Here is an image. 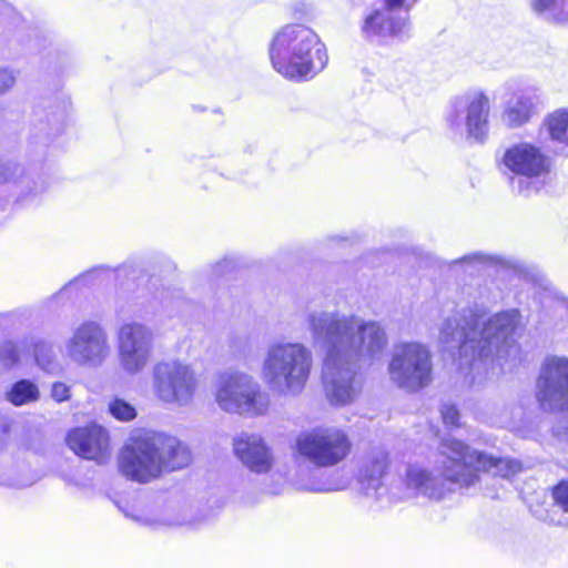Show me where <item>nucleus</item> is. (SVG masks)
<instances>
[{"instance_id":"obj_12","label":"nucleus","mask_w":568,"mask_h":568,"mask_svg":"<svg viewBox=\"0 0 568 568\" xmlns=\"http://www.w3.org/2000/svg\"><path fill=\"white\" fill-rule=\"evenodd\" d=\"M351 442L347 435L337 428H317L298 436L297 453L320 467H331L349 454Z\"/></svg>"},{"instance_id":"obj_22","label":"nucleus","mask_w":568,"mask_h":568,"mask_svg":"<svg viewBox=\"0 0 568 568\" xmlns=\"http://www.w3.org/2000/svg\"><path fill=\"white\" fill-rule=\"evenodd\" d=\"M152 393L154 397L164 403L173 404L178 400V357L175 354L158 358L151 369Z\"/></svg>"},{"instance_id":"obj_4","label":"nucleus","mask_w":568,"mask_h":568,"mask_svg":"<svg viewBox=\"0 0 568 568\" xmlns=\"http://www.w3.org/2000/svg\"><path fill=\"white\" fill-rule=\"evenodd\" d=\"M176 448L174 437L143 432L123 447L119 456V468L131 480L149 483L176 468Z\"/></svg>"},{"instance_id":"obj_36","label":"nucleus","mask_w":568,"mask_h":568,"mask_svg":"<svg viewBox=\"0 0 568 568\" xmlns=\"http://www.w3.org/2000/svg\"><path fill=\"white\" fill-rule=\"evenodd\" d=\"M440 412L446 425L456 426L458 424L459 412L454 405L445 404L442 406Z\"/></svg>"},{"instance_id":"obj_20","label":"nucleus","mask_w":568,"mask_h":568,"mask_svg":"<svg viewBox=\"0 0 568 568\" xmlns=\"http://www.w3.org/2000/svg\"><path fill=\"white\" fill-rule=\"evenodd\" d=\"M69 447L80 457L102 464L109 458V436L99 425L75 428L67 438Z\"/></svg>"},{"instance_id":"obj_24","label":"nucleus","mask_w":568,"mask_h":568,"mask_svg":"<svg viewBox=\"0 0 568 568\" xmlns=\"http://www.w3.org/2000/svg\"><path fill=\"white\" fill-rule=\"evenodd\" d=\"M531 10L552 23H568V0H529Z\"/></svg>"},{"instance_id":"obj_17","label":"nucleus","mask_w":568,"mask_h":568,"mask_svg":"<svg viewBox=\"0 0 568 568\" xmlns=\"http://www.w3.org/2000/svg\"><path fill=\"white\" fill-rule=\"evenodd\" d=\"M541 103L540 91L535 87L521 88L503 99L501 123L508 129H519L537 115Z\"/></svg>"},{"instance_id":"obj_21","label":"nucleus","mask_w":568,"mask_h":568,"mask_svg":"<svg viewBox=\"0 0 568 568\" xmlns=\"http://www.w3.org/2000/svg\"><path fill=\"white\" fill-rule=\"evenodd\" d=\"M0 185L17 193L20 197H30L44 192L48 187L47 178L37 172H26L13 161H0Z\"/></svg>"},{"instance_id":"obj_34","label":"nucleus","mask_w":568,"mask_h":568,"mask_svg":"<svg viewBox=\"0 0 568 568\" xmlns=\"http://www.w3.org/2000/svg\"><path fill=\"white\" fill-rule=\"evenodd\" d=\"M420 0H381L384 6L390 11H395L397 14H403L409 17L410 10L419 2Z\"/></svg>"},{"instance_id":"obj_40","label":"nucleus","mask_w":568,"mask_h":568,"mask_svg":"<svg viewBox=\"0 0 568 568\" xmlns=\"http://www.w3.org/2000/svg\"><path fill=\"white\" fill-rule=\"evenodd\" d=\"M116 272L118 276L135 272V265L133 263H124L123 265L116 268Z\"/></svg>"},{"instance_id":"obj_7","label":"nucleus","mask_w":568,"mask_h":568,"mask_svg":"<svg viewBox=\"0 0 568 568\" xmlns=\"http://www.w3.org/2000/svg\"><path fill=\"white\" fill-rule=\"evenodd\" d=\"M514 193L529 197L539 193L549 181L551 158L530 142H518L505 150L499 164Z\"/></svg>"},{"instance_id":"obj_10","label":"nucleus","mask_w":568,"mask_h":568,"mask_svg":"<svg viewBox=\"0 0 568 568\" xmlns=\"http://www.w3.org/2000/svg\"><path fill=\"white\" fill-rule=\"evenodd\" d=\"M387 372L395 386L408 393H416L433 381L432 353L422 343H398L393 347Z\"/></svg>"},{"instance_id":"obj_35","label":"nucleus","mask_w":568,"mask_h":568,"mask_svg":"<svg viewBox=\"0 0 568 568\" xmlns=\"http://www.w3.org/2000/svg\"><path fill=\"white\" fill-rule=\"evenodd\" d=\"M555 504L568 513V480L560 481L552 490Z\"/></svg>"},{"instance_id":"obj_37","label":"nucleus","mask_w":568,"mask_h":568,"mask_svg":"<svg viewBox=\"0 0 568 568\" xmlns=\"http://www.w3.org/2000/svg\"><path fill=\"white\" fill-rule=\"evenodd\" d=\"M236 267V261L233 257H224L213 265V273L222 276Z\"/></svg>"},{"instance_id":"obj_3","label":"nucleus","mask_w":568,"mask_h":568,"mask_svg":"<svg viewBox=\"0 0 568 568\" xmlns=\"http://www.w3.org/2000/svg\"><path fill=\"white\" fill-rule=\"evenodd\" d=\"M268 52L274 70L295 81L313 78L328 60L318 36L301 23L282 27L274 34Z\"/></svg>"},{"instance_id":"obj_25","label":"nucleus","mask_w":568,"mask_h":568,"mask_svg":"<svg viewBox=\"0 0 568 568\" xmlns=\"http://www.w3.org/2000/svg\"><path fill=\"white\" fill-rule=\"evenodd\" d=\"M38 386L29 379L16 382L6 393V399L14 406H22L39 399Z\"/></svg>"},{"instance_id":"obj_23","label":"nucleus","mask_w":568,"mask_h":568,"mask_svg":"<svg viewBox=\"0 0 568 568\" xmlns=\"http://www.w3.org/2000/svg\"><path fill=\"white\" fill-rule=\"evenodd\" d=\"M558 151L568 156V108H559L547 114L540 126Z\"/></svg>"},{"instance_id":"obj_30","label":"nucleus","mask_w":568,"mask_h":568,"mask_svg":"<svg viewBox=\"0 0 568 568\" xmlns=\"http://www.w3.org/2000/svg\"><path fill=\"white\" fill-rule=\"evenodd\" d=\"M110 414L119 420L129 422L135 418V408L124 399L114 398L109 403Z\"/></svg>"},{"instance_id":"obj_13","label":"nucleus","mask_w":568,"mask_h":568,"mask_svg":"<svg viewBox=\"0 0 568 568\" xmlns=\"http://www.w3.org/2000/svg\"><path fill=\"white\" fill-rule=\"evenodd\" d=\"M65 349L73 363L99 367L110 355L108 333L100 323L85 321L73 329Z\"/></svg>"},{"instance_id":"obj_39","label":"nucleus","mask_w":568,"mask_h":568,"mask_svg":"<svg viewBox=\"0 0 568 568\" xmlns=\"http://www.w3.org/2000/svg\"><path fill=\"white\" fill-rule=\"evenodd\" d=\"M193 460L191 450L180 443V469L189 466Z\"/></svg>"},{"instance_id":"obj_41","label":"nucleus","mask_w":568,"mask_h":568,"mask_svg":"<svg viewBox=\"0 0 568 568\" xmlns=\"http://www.w3.org/2000/svg\"><path fill=\"white\" fill-rule=\"evenodd\" d=\"M280 491H281V490H280V489H277V488H274V489H273V488H271V489H270V493H271V494H274V495L280 494Z\"/></svg>"},{"instance_id":"obj_38","label":"nucleus","mask_w":568,"mask_h":568,"mask_svg":"<svg viewBox=\"0 0 568 568\" xmlns=\"http://www.w3.org/2000/svg\"><path fill=\"white\" fill-rule=\"evenodd\" d=\"M69 392H70L69 387L65 384H63V383H54L52 385L51 396L57 402H63V400L69 398V396H70Z\"/></svg>"},{"instance_id":"obj_32","label":"nucleus","mask_w":568,"mask_h":568,"mask_svg":"<svg viewBox=\"0 0 568 568\" xmlns=\"http://www.w3.org/2000/svg\"><path fill=\"white\" fill-rule=\"evenodd\" d=\"M33 355L38 365L44 371H51L53 367V351L52 346L39 342L34 344Z\"/></svg>"},{"instance_id":"obj_6","label":"nucleus","mask_w":568,"mask_h":568,"mask_svg":"<svg viewBox=\"0 0 568 568\" xmlns=\"http://www.w3.org/2000/svg\"><path fill=\"white\" fill-rule=\"evenodd\" d=\"M442 454L447 457L444 473L448 481L460 488H473L480 481V473L510 478L521 470L520 462L469 448L463 442L446 438L442 442Z\"/></svg>"},{"instance_id":"obj_9","label":"nucleus","mask_w":568,"mask_h":568,"mask_svg":"<svg viewBox=\"0 0 568 568\" xmlns=\"http://www.w3.org/2000/svg\"><path fill=\"white\" fill-rule=\"evenodd\" d=\"M491 101L483 90H473L450 99L445 111V123L456 135L483 143L489 133Z\"/></svg>"},{"instance_id":"obj_29","label":"nucleus","mask_w":568,"mask_h":568,"mask_svg":"<svg viewBox=\"0 0 568 568\" xmlns=\"http://www.w3.org/2000/svg\"><path fill=\"white\" fill-rule=\"evenodd\" d=\"M20 348L11 342L6 341L0 346V369H9L19 362Z\"/></svg>"},{"instance_id":"obj_1","label":"nucleus","mask_w":568,"mask_h":568,"mask_svg":"<svg viewBox=\"0 0 568 568\" xmlns=\"http://www.w3.org/2000/svg\"><path fill=\"white\" fill-rule=\"evenodd\" d=\"M307 325L314 347L325 352L323 384L329 403H352L362 388L357 362L382 356L388 344L384 327L375 321L329 311L311 312Z\"/></svg>"},{"instance_id":"obj_15","label":"nucleus","mask_w":568,"mask_h":568,"mask_svg":"<svg viewBox=\"0 0 568 568\" xmlns=\"http://www.w3.org/2000/svg\"><path fill=\"white\" fill-rule=\"evenodd\" d=\"M410 30L409 17L390 11L381 2L371 6L363 12L359 32L366 41H381L386 38L402 39Z\"/></svg>"},{"instance_id":"obj_28","label":"nucleus","mask_w":568,"mask_h":568,"mask_svg":"<svg viewBox=\"0 0 568 568\" xmlns=\"http://www.w3.org/2000/svg\"><path fill=\"white\" fill-rule=\"evenodd\" d=\"M180 404L189 402L197 386V377L190 366L180 365Z\"/></svg>"},{"instance_id":"obj_16","label":"nucleus","mask_w":568,"mask_h":568,"mask_svg":"<svg viewBox=\"0 0 568 568\" xmlns=\"http://www.w3.org/2000/svg\"><path fill=\"white\" fill-rule=\"evenodd\" d=\"M390 460L388 453L381 447L373 448L364 457L357 474L361 491L368 498L389 500V489L396 484H388Z\"/></svg>"},{"instance_id":"obj_18","label":"nucleus","mask_w":568,"mask_h":568,"mask_svg":"<svg viewBox=\"0 0 568 568\" xmlns=\"http://www.w3.org/2000/svg\"><path fill=\"white\" fill-rule=\"evenodd\" d=\"M320 466H300L293 485L298 490L311 493H332L346 489L351 477L342 469L324 470Z\"/></svg>"},{"instance_id":"obj_11","label":"nucleus","mask_w":568,"mask_h":568,"mask_svg":"<svg viewBox=\"0 0 568 568\" xmlns=\"http://www.w3.org/2000/svg\"><path fill=\"white\" fill-rule=\"evenodd\" d=\"M153 345L154 334L150 326L139 321L123 323L116 333L121 369L130 376L141 374L151 361Z\"/></svg>"},{"instance_id":"obj_19","label":"nucleus","mask_w":568,"mask_h":568,"mask_svg":"<svg viewBox=\"0 0 568 568\" xmlns=\"http://www.w3.org/2000/svg\"><path fill=\"white\" fill-rule=\"evenodd\" d=\"M234 455L251 471L265 474L273 467L272 450L264 438L254 433H241L233 438Z\"/></svg>"},{"instance_id":"obj_27","label":"nucleus","mask_w":568,"mask_h":568,"mask_svg":"<svg viewBox=\"0 0 568 568\" xmlns=\"http://www.w3.org/2000/svg\"><path fill=\"white\" fill-rule=\"evenodd\" d=\"M501 263V258L495 255H488L480 252H474L467 254L458 260L452 262V264H460L465 268L470 270H479L487 265H496Z\"/></svg>"},{"instance_id":"obj_2","label":"nucleus","mask_w":568,"mask_h":568,"mask_svg":"<svg viewBox=\"0 0 568 568\" xmlns=\"http://www.w3.org/2000/svg\"><path fill=\"white\" fill-rule=\"evenodd\" d=\"M519 321L518 310L488 316L484 304L474 303L440 322L438 341L446 351H457L460 366L473 368L489 358L500 361L516 352L514 335Z\"/></svg>"},{"instance_id":"obj_31","label":"nucleus","mask_w":568,"mask_h":568,"mask_svg":"<svg viewBox=\"0 0 568 568\" xmlns=\"http://www.w3.org/2000/svg\"><path fill=\"white\" fill-rule=\"evenodd\" d=\"M64 111H54L45 114L44 110L37 106L33 111V124L39 125L40 130H47L51 125H55L63 120Z\"/></svg>"},{"instance_id":"obj_26","label":"nucleus","mask_w":568,"mask_h":568,"mask_svg":"<svg viewBox=\"0 0 568 568\" xmlns=\"http://www.w3.org/2000/svg\"><path fill=\"white\" fill-rule=\"evenodd\" d=\"M133 520L141 525L152 527L154 529L173 527L176 519L174 503L168 507H158L150 516L129 515Z\"/></svg>"},{"instance_id":"obj_33","label":"nucleus","mask_w":568,"mask_h":568,"mask_svg":"<svg viewBox=\"0 0 568 568\" xmlns=\"http://www.w3.org/2000/svg\"><path fill=\"white\" fill-rule=\"evenodd\" d=\"M18 73L11 68L0 67V97L10 92L17 83Z\"/></svg>"},{"instance_id":"obj_8","label":"nucleus","mask_w":568,"mask_h":568,"mask_svg":"<svg viewBox=\"0 0 568 568\" xmlns=\"http://www.w3.org/2000/svg\"><path fill=\"white\" fill-rule=\"evenodd\" d=\"M212 395L217 407L227 414L256 417L265 415L270 407L268 395L260 383L240 371L227 369L216 374Z\"/></svg>"},{"instance_id":"obj_5","label":"nucleus","mask_w":568,"mask_h":568,"mask_svg":"<svg viewBox=\"0 0 568 568\" xmlns=\"http://www.w3.org/2000/svg\"><path fill=\"white\" fill-rule=\"evenodd\" d=\"M313 355L302 343L275 342L268 345L262 363V376L268 388L281 396L303 392L311 376Z\"/></svg>"},{"instance_id":"obj_14","label":"nucleus","mask_w":568,"mask_h":568,"mask_svg":"<svg viewBox=\"0 0 568 568\" xmlns=\"http://www.w3.org/2000/svg\"><path fill=\"white\" fill-rule=\"evenodd\" d=\"M439 453H442V445L439 446ZM444 457L442 462V468L444 469V463L447 462V457L440 454ZM443 475L445 473L443 471ZM434 475L427 468L413 464L408 465L405 471V478L400 479L396 487H392L389 489V501H400L410 497L423 496L428 499L439 500L442 499L446 491V480L447 477Z\"/></svg>"}]
</instances>
